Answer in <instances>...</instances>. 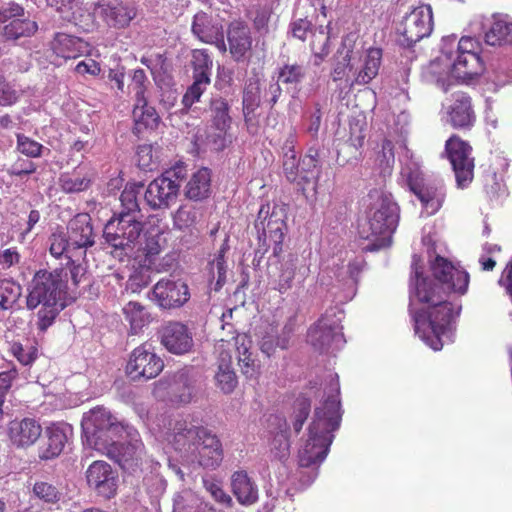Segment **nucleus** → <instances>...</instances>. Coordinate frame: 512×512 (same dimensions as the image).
I'll list each match as a JSON object with an SVG mask.
<instances>
[{
	"label": "nucleus",
	"instance_id": "obj_5",
	"mask_svg": "<svg viewBox=\"0 0 512 512\" xmlns=\"http://www.w3.org/2000/svg\"><path fill=\"white\" fill-rule=\"evenodd\" d=\"M399 220V207L389 196L382 194L368 215L367 227L362 228L363 239L371 240L370 251L379 250L391 245L392 235Z\"/></svg>",
	"mask_w": 512,
	"mask_h": 512
},
{
	"label": "nucleus",
	"instance_id": "obj_17",
	"mask_svg": "<svg viewBox=\"0 0 512 512\" xmlns=\"http://www.w3.org/2000/svg\"><path fill=\"white\" fill-rule=\"evenodd\" d=\"M82 428L90 445L100 449L98 440L108 437V434L118 429V425L114 422L109 411L96 407L85 414L82 420Z\"/></svg>",
	"mask_w": 512,
	"mask_h": 512
},
{
	"label": "nucleus",
	"instance_id": "obj_27",
	"mask_svg": "<svg viewBox=\"0 0 512 512\" xmlns=\"http://www.w3.org/2000/svg\"><path fill=\"white\" fill-rule=\"evenodd\" d=\"M68 237L73 249L88 248L94 245V233L88 214H77L67 227Z\"/></svg>",
	"mask_w": 512,
	"mask_h": 512
},
{
	"label": "nucleus",
	"instance_id": "obj_32",
	"mask_svg": "<svg viewBox=\"0 0 512 512\" xmlns=\"http://www.w3.org/2000/svg\"><path fill=\"white\" fill-rule=\"evenodd\" d=\"M232 492L242 504H253L258 499V489L251 481L247 472L239 470L231 478Z\"/></svg>",
	"mask_w": 512,
	"mask_h": 512
},
{
	"label": "nucleus",
	"instance_id": "obj_43",
	"mask_svg": "<svg viewBox=\"0 0 512 512\" xmlns=\"http://www.w3.org/2000/svg\"><path fill=\"white\" fill-rule=\"evenodd\" d=\"M306 77V69L303 65L294 63H285L279 67L277 80L286 86L297 87Z\"/></svg>",
	"mask_w": 512,
	"mask_h": 512
},
{
	"label": "nucleus",
	"instance_id": "obj_60",
	"mask_svg": "<svg viewBox=\"0 0 512 512\" xmlns=\"http://www.w3.org/2000/svg\"><path fill=\"white\" fill-rule=\"evenodd\" d=\"M43 146L39 142L23 135H17V150L28 157H39L41 156Z\"/></svg>",
	"mask_w": 512,
	"mask_h": 512
},
{
	"label": "nucleus",
	"instance_id": "obj_4",
	"mask_svg": "<svg viewBox=\"0 0 512 512\" xmlns=\"http://www.w3.org/2000/svg\"><path fill=\"white\" fill-rule=\"evenodd\" d=\"M340 422V402L335 398H328L316 409L315 418L309 426V437L299 451L301 467H310L326 458L334 438L333 432L339 428Z\"/></svg>",
	"mask_w": 512,
	"mask_h": 512
},
{
	"label": "nucleus",
	"instance_id": "obj_34",
	"mask_svg": "<svg viewBox=\"0 0 512 512\" xmlns=\"http://www.w3.org/2000/svg\"><path fill=\"white\" fill-rule=\"evenodd\" d=\"M381 60L382 50L380 48L368 49L363 66L357 73L355 79L350 83V87L369 84L378 75Z\"/></svg>",
	"mask_w": 512,
	"mask_h": 512
},
{
	"label": "nucleus",
	"instance_id": "obj_30",
	"mask_svg": "<svg viewBox=\"0 0 512 512\" xmlns=\"http://www.w3.org/2000/svg\"><path fill=\"white\" fill-rule=\"evenodd\" d=\"M218 389L224 394H231L238 385V378L232 366V356L227 351H220L217 370L214 376Z\"/></svg>",
	"mask_w": 512,
	"mask_h": 512
},
{
	"label": "nucleus",
	"instance_id": "obj_6",
	"mask_svg": "<svg viewBox=\"0 0 512 512\" xmlns=\"http://www.w3.org/2000/svg\"><path fill=\"white\" fill-rule=\"evenodd\" d=\"M286 210L282 205L266 203L261 205L255 228L258 232L259 247L266 253L272 250L274 256H279L283 251V240L286 224Z\"/></svg>",
	"mask_w": 512,
	"mask_h": 512
},
{
	"label": "nucleus",
	"instance_id": "obj_14",
	"mask_svg": "<svg viewBox=\"0 0 512 512\" xmlns=\"http://www.w3.org/2000/svg\"><path fill=\"white\" fill-rule=\"evenodd\" d=\"M430 269L436 280L455 294L465 295L470 283L469 273L460 266H455L448 259L437 255L430 264Z\"/></svg>",
	"mask_w": 512,
	"mask_h": 512
},
{
	"label": "nucleus",
	"instance_id": "obj_29",
	"mask_svg": "<svg viewBox=\"0 0 512 512\" xmlns=\"http://www.w3.org/2000/svg\"><path fill=\"white\" fill-rule=\"evenodd\" d=\"M71 432L72 427L66 423L52 424L47 427L45 431L47 441L40 457L42 459H52L59 456L68 441V434Z\"/></svg>",
	"mask_w": 512,
	"mask_h": 512
},
{
	"label": "nucleus",
	"instance_id": "obj_36",
	"mask_svg": "<svg viewBox=\"0 0 512 512\" xmlns=\"http://www.w3.org/2000/svg\"><path fill=\"white\" fill-rule=\"evenodd\" d=\"M212 125L218 131L216 136L221 140L220 146H224V137L229 130L232 118L229 115L230 106L224 98H216L211 101Z\"/></svg>",
	"mask_w": 512,
	"mask_h": 512
},
{
	"label": "nucleus",
	"instance_id": "obj_9",
	"mask_svg": "<svg viewBox=\"0 0 512 512\" xmlns=\"http://www.w3.org/2000/svg\"><path fill=\"white\" fill-rule=\"evenodd\" d=\"M337 307L328 308L307 331V342L317 351H327L335 339L341 336V315Z\"/></svg>",
	"mask_w": 512,
	"mask_h": 512
},
{
	"label": "nucleus",
	"instance_id": "obj_18",
	"mask_svg": "<svg viewBox=\"0 0 512 512\" xmlns=\"http://www.w3.org/2000/svg\"><path fill=\"white\" fill-rule=\"evenodd\" d=\"M180 185L167 176H159L151 181L145 191L144 199L153 210L167 209L179 194Z\"/></svg>",
	"mask_w": 512,
	"mask_h": 512
},
{
	"label": "nucleus",
	"instance_id": "obj_3",
	"mask_svg": "<svg viewBox=\"0 0 512 512\" xmlns=\"http://www.w3.org/2000/svg\"><path fill=\"white\" fill-rule=\"evenodd\" d=\"M167 439L176 451L190 456L204 469L215 470L223 461L222 443L207 427L176 421Z\"/></svg>",
	"mask_w": 512,
	"mask_h": 512
},
{
	"label": "nucleus",
	"instance_id": "obj_38",
	"mask_svg": "<svg viewBox=\"0 0 512 512\" xmlns=\"http://www.w3.org/2000/svg\"><path fill=\"white\" fill-rule=\"evenodd\" d=\"M331 22L320 25L311 34L310 48L314 56V65L319 66L330 53Z\"/></svg>",
	"mask_w": 512,
	"mask_h": 512
},
{
	"label": "nucleus",
	"instance_id": "obj_16",
	"mask_svg": "<svg viewBox=\"0 0 512 512\" xmlns=\"http://www.w3.org/2000/svg\"><path fill=\"white\" fill-rule=\"evenodd\" d=\"M227 50L231 58L237 62L249 60L253 52V37L248 24L241 20L232 21L226 32Z\"/></svg>",
	"mask_w": 512,
	"mask_h": 512
},
{
	"label": "nucleus",
	"instance_id": "obj_55",
	"mask_svg": "<svg viewBox=\"0 0 512 512\" xmlns=\"http://www.w3.org/2000/svg\"><path fill=\"white\" fill-rule=\"evenodd\" d=\"M49 242L50 253L55 258L63 256L66 252L69 251L70 248H72L68 235H66V233L61 230L53 232L49 238Z\"/></svg>",
	"mask_w": 512,
	"mask_h": 512
},
{
	"label": "nucleus",
	"instance_id": "obj_22",
	"mask_svg": "<svg viewBox=\"0 0 512 512\" xmlns=\"http://www.w3.org/2000/svg\"><path fill=\"white\" fill-rule=\"evenodd\" d=\"M192 386L185 372H177L155 384V393L166 392L169 400L176 404H188L192 399Z\"/></svg>",
	"mask_w": 512,
	"mask_h": 512
},
{
	"label": "nucleus",
	"instance_id": "obj_23",
	"mask_svg": "<svg viewBox=\"0 0 512 512\" xmlns=\"http://www.w3.org/2000/svg\"><path fill=\"white\" fill-rule=\"evenodd\" d=\"M410 191L419 199L427 215H434L443 205L445 191L442 186L423 184L412 177L408 178Z\"/></svg>",
	"mask_w": 512,
	"mask_h": 512
},
{
	"label": "nucleus",
	"instance_id": "obj_10",
	"mask_svg": "<svg viewBox=\"0 0 512 512\" xmlns=\"http://www.w3.org/2000/svg\"><path fill=\"white\" fill-rule=\"evenodd\" d=\"M163 369V359L150 344L143 343L132 350L126 365V374L134 381H148L156 378Z\"/></svg>",
	"mask_w": 512,
	"mask_h": 512
},
{
	"label": "nucleus",
	"instance_id": "obj_28",
	"mask_svg": "<svg viewBox=\"0 0 512 512\" xmlns=\"http://www.w3.org/2000/svg\"><path fill=\"white\" fill-rule=\"evenodd\" d=\"M451 74L461 80H470L484 71V64L479 54L450 55Z\"/></svg>",
	"mask_w": 512,
	"mask_h": 512
},
{
	"label": "nucleus",
	"instance_id": "obj_8",
	"mask_svg": "<svg viewBox=\"0 0 512 512\" xmlns=\"http://www.w3.org/2000/svg\"><path fill=\"white\" fill-rule=\"evenodd\" d=\"M473 148L460 136L453 134L445 142V154L451 163L457 186L467 188L474 179L475 158Z\"/></svg>",
	"mask_w": 512,
	"mask_h": 512
},
{
	"label": "nucleus",
	"instance_id": "obj_50",
	"mask_svg": "<svg viewBox=\"0 0 512 512\" xmlns=\"http://www.w3.org/2000/svg\"><path fill=\"white\" fill-rule=\"evenodd\" d=\"M197 210L193 205L182 204L173 214V222L176 228L186 229L193 226L197 221Z\"/></svg>",
	"mask_w": 512,
	"mask_h": 512
},
{
	"label": "nucleus",
	"instance_id": "obj_56",
	"mask_svg": "<svg viewBox=\"0 0 512 512\" xmlns=\"http://www.w3.org/2000/svg\"><path fill=\"white\" fill-rule=\"evenodd\" d=\"M203 486L210 493L212 498L225 507L232 505V498L222 488L219 481L213 477L203 478Z\"/></svg>",
	"mask_w": 512,
	"mask_h": 512
},
{
	"label": "nucleus",
	"instance_id": "obj_58",
	"mask_svg": "<svg viewBox=\"0 0 512 512\" xmlns=\"http://www.w3.org/2000/svg\"><path fill=\"white\" fill-rule=\"evenodd\" d=\"M34 494L47 503H56L60 500L61 493L57 487L45 481H38L33 486Z\"/></svg>",
	"mask_w": 512,
	"mask_h": 512
},
{
	"label": "nucleus",
	"instance_id": "obj_40",
	"mask_svg": "<svg viewBox=\"0 0 512 512\" xmlns=\"http://www.w3.org/2000/svg\"><path fill=\"white\" fill-rule=\"evenodd\" d=\"M47 8L67 22H76L83 11L84 0H45Z\"/></svg>",
	"mask_w": 512,
	"mask_h": 512
},
{
	"label": "nucleus",
	"instance_id": "obj_42",
	"mask_svg": "<svg viewBox=\"0 0 512 512\" xmlns=\"http://www.w3.org/2000/svg\"><path fill=\"white\" fill-rule=\"evenodd\" d=\"M485 42L490 46L512 45V23L495 20L485 33Z\"/></svg>",
	"mask_w": 512,
	"mask_h": 512
},
{
	"label": "nucleus",
	"instance_id": "obj_37",
	"mask_svg": "<svg viewBox=\"0 0 512 512\" xmlns=\"http://www.w3.org/2000/svg\"><path fill=\"white\" fill-rule=\"evenodd\" d=\"M125 321L129 324L130 334H139L150 323V313L137 301H129L122 309Z\"/></svg>",
	"mask_w": 512,
	"mask_h": 512
},
{
	"label": "nucleus",
	"instance_id": "obj_35",
	"mask_svg": "<svg viewBox=\"0 0 512 512\" xmlns=\"http://www.w3.org/2000/svg\"><path fill=\"white\" fill-rule=\"evenodd\" d=\"M165 238L162 233L156 234H145L144 243L139 248V252L144 257L142 260V265L147 267L150 270H156L157 272L162 271L155 266L156 260L158 256L161 254L164 249Z\"/></svg>",
	"mask_w": 512,
	"mask_h": 512
},
{
	"label": "nucleus",
	"instance_id": "obj_57",
	"mask_svg": "<svg viewBox=\"0 0 512 512\" xmlns=\"http://www.w3.org/2000/svg\"><path fill=\"white\" fill-rule=\"evenodd\" d=\"M137 165L141 170L152 171L157 168V161L153 155L151 144L139 145L136 151Z\"/></svg>",
	"mask_w": 512,
	"mask_h": 512
},
{
	"label": "nucleus",
	"instance_id": "obj_49",
	"mask_svg": "<svg viewBox=\"0 0 512 512\" xmlns=\"http://www.w3.org/2000/svg\"><path fill=\"white\" fill-rule=\"evenodd\" d=\"M352 49L343 42L335 55L334 67L331 71V78L334 82L344 79L347 69L351 67Z\"/></svg>",
	"mask_w": 512,
	"mask_h": 512
},
{
	"label": "nucleus",
	"instance_id": "obj_41",
	"mask_svg": "<svg viewBox=\"0 0 512 512\" xmlns=\"http://www.w3.org/2000/svg\"><path fill=\"white\" fill-rule=\"evenodd\" d=\"M136 16L134 8L122 3H111L105 9L106 21L115 28H124Z\"/></svg>",
	"mask_w": 512,
	"mask_h": 512
},
{
	"label": "nucleus",
	"instance_id": "obj_7",
	"mask_svg": "<svg viewBox=\"0 0 512 512\" xmlns=\"http://www.w3.org/2000/svg\"><path fill=\"white\" fill-rule=\"evenodd\" d=\"M143 231L140 219L131 215H116L105 224L103 236L105 241L115 250L131 252Z\"/></svg>",
	"mask_w": 512,
	"mask_h": 512
},
{
	"label": "nucleus",
	"instance_id": "obj_26",
	"mask_svg": "<svg viewBox=\"0 0 512 512\" xmlns=\"http://www.w3.org/2000/svg\"><path fill=\"white\" fill-rule=\"evenodd\" d=\"M133 133L140 137L147 131H154L158 128L161 118L153 106L148 105L146 97L139 96L135 99L132 111Z\"/></svg>",
	"mask_w": 512,
	"mask_h": 512
},
{
	"label": "nucleus",
	"instance_id": "obj_13",
	"mask_svg": "<svg viewBox=\"0 0 512 512\" xmlns=\"http://www.w3.org/2000/svg\"><path fill=\"white\" fill-rule=\"evenodd\" d=\"M433 29V15L430 5L414 8L402 20L399 32V42L405 47H411L424 37L430 35Z\"/></svg>",
	"mask_w": 512,
	"mask_h": 512
},
{
	"label": "nucleus",
	"instance_id": "obj_11",
	"mask_svg": "<svg viewBox=\"0 0 512 512\" xmlns=\"http://www.w3.org/2000/svg\"><path fill=\"white\" fill-rule=\"evenodd\" d=\"M151 293L152 300L162 310L180 309L191 298L187 282L171 276L159 279L152 287Z\"/></svg>",
	"mask_w": 512,
	"mask_h": 512
},
{
	"label": "nucleus",
	"instance_id": "obj_52",
	"mask_svg": "<svg viewBox=\"0 0 512 512\" xmlns=\"http://www.w3.org/2000/svg\"><path fill=\"white\" fill-rule=\"evenodd\" d=\"M193 76L202 73L207 77L211 75L213 66L212 58L206 49H194L192 51Z\"/></svg>",
	"mask_w": 512,
	"mask_h": 512
},
{
	"label": "nucleus",
	"instance_id": "obj_48",
	"mask_svg": "<svg viewBox=\"0 0 512 512\" xmlns=\"http://www.w3.org/2000/svg\"><path fill=\"white\" fill-rule=\"evenodd\" d=\"M91 184L90 178L81 176L77 172L64 173L59 177V185L65 193H78L85 191Z\"/></svg>",
	"mask_w": 512,
	"mask_h": 512
},
{
	"label": "nucleus",
	"instance_id": "obj_45",
	"mask_svg": "<svg viewBox=\"0 0 512 512\" xmlns=\"http://www.w3.org/2000/svg\"><path fill=\"white\" fill-rule=\"evenodd\" d=\"M225 254L226 253H221L219 250L215 259L208 264L210 284L212 285L213 281L216 279L214 286L212 287L216 292L219 291L226 282L227 266Z\"/></svg>",
	"mask_w": 512,
	"mask_h": 512
},
{
	"label": "nucleus",
	"instance_id": "obj_64",
	"mask_svg": "<svg viewBox=\"0 0 512 512\" xmlns=\"http://www.w3.org/2000/svg\"><path fill=\"white\" fill-rule=\"evenodd\" d=\"M75 72L82 76H98L101 72V66L94 59L88 58L77 63L75 66Z\"/></svg>",
	"mask_w": 512,
	"mask_h": 512
},
{
	"label": "nucleus",
	"instance_id": "obj_2",
	"mask_svg": "<svg viewBox=\"0 0 512 512\" xmlns=\"http://www.w3.org/2000/svg\"><path fill=\"white\" fill-rule=\"evenodd\" d=\"M68 272L64 268L37 271L28 286L26 306L39 308L37 328L46 331L66 307Z\"/></svg>",
	"mask_w": 512,
	"mask_h": 512
},
{
	"label": "nucleus",
	"instance_id": "obj_51",
	"mask_svg": "<svg viewBox=\"0 0 512 512\" xmlns=\"http://www.w3.org/2000/svg\"><path fill=\"white\" fill-rule=\"evenodd\" d=\"M120 202L121 210L117 215H131L134 218H141L137 193L134 189L126 187L120 195Z\"/></svg>",
	"mask_w": 512,
	"mask_h": 512
},
{
	"label": "nucleus",
	"instance_id": "obj_39",
	"mask_svg": "<svg viewBox=\"0 0 512 512\" xmlns=\"http://www.w3.org/2000/svg\"><path fill=\"white\" fill-rule=\"evenodd\" d=\"M297 266L298 257L288 255L287 259L280 263L278 275L272 280V288L280 294L288 292L293 287Z\"/></svg>",
	"mask_w": 512,
	"mask_h": 512
},
{
	"label": "nucleus",
	"instance_id": "obj_53",
	"mask_svg": "<svg viewBox=\"0 0 512 512\" xmlns=\"http://www.w3.org/2000/svg\"><path fill=\"white\" fill-rule=\"evenodd\" d=\"M242 106L243 111H247V114L255 112L260 106V87L257 80L253 82L250 81L245 86L243 90Z\"/></svg>",
	"mask_w": 512,
	"mask_h": 512
},
{
	"label": "nucleus",
	"instance_id": "obj_19",
	"mask_svg": "<svg viewBox=\"0 0 512 512\" xmlns=\"http://www.w3.org/2000/svg\"><path fill=\"white\" fill-rule=\"evenodd\" d=\"M161 343L169 352L177 355L190 352L194 345L189 328L180 322H169L162 328Z\"/></svg>",
	"mask_w": 512,
	"mask_h": 512
},
{
	"label": "nucleus",
	"instance_id": "obj_24",
	"mask_svg": "<svg viewBox=\"0 0 512 512\" xmlns=\"http://www.w3.org/2000/svg\"><path fill=\"white\" fill-rule=\"evenodd\" d=\"M41 434L42 427L35 419L23 418L9 423L8 435L11 443L17 448L32 446Z\"/></svg>",
	"mask_w": 512,
	"mask_h": 512
},
{
	"label": "nucleus",
	"instance_id": "obj_62",
	"mask_svg": "<svg viewBox=\"0 0 512 512\" xmlns=\"http://www.w3.org/2000/svg\"><path fill=\"white\" fill-rule=\"evenodd\" d=\"M292 36L301 41H305L307 36L312 34V23L306 18H299L290 24Z\"/></svg>",
	"mask_w": 512,
	"mask_h": 512
},
{
	"label": "nucleus",
	"instance_id": "obj_47",
	"mask_svg": "<svg viewBox=\"0 0 512 512\" xmlns=\"http://www.w3.org/2000/svg\"><path fill=\"white\" fill-rule=\"evenodd\" d=\"M210 84V77L200 73L193 76V83L187 88L182 98V104L186 108H190L194 103L200 100L201 95Z\"/></svg>",
	"mask_w": 512,
	"mask_h": 512
},
{
	"label": "nucleus",
	"instance_id": "obj_1",
	"mask_svg": "<svg viewBox=\"0 0 512 512\" xmlns=\"http://www.w3.org/2000/svg\"><path fill=\"white\" fill-rule=\"evenodd\" d=\"M414 282L410 291L411 301L426 305L410 314L414 331L429 347L438 351L443 347V336L450 328L454 317V306L444 299L442 288L433 279L422 275L421 267L413 265Z\"/></svg>",
	"mask_w": 512,
	"mask_h": 512
},
{
	"label": "nucleus",
	"instance_id": "obj_44",
	"mask_svg": "<svg viewBox=\"0 0 512 512\" xmlns=\"http://www.w3.org/2000/svg\"><path fill=\"white\" fill-rule=\"evenodd\" d=\"M395 163L394 143L390 139H384L380 150L376 152L375 165L383 176L392 173Z\"/></svg>",
	"mask_w": 512,
	"mask_h": 512
},
{
	"label": "nucleus",
	"instance_id": "obj_59",
	"mask_svg": "<svg viewBox=\"0 0 512 512\" xmlns=\"http://www.w3.org/2000/svg\"><path fill=\"white\" fill-rule=\"evenodd\" d=\"M9 351L22 365L31 364L37 356L36 348L32 346L24 347L19 342H12Z\"/></svg>",
	"mask_w": 512,
	"mask_h": 512
},
{
	"label": "nucleus",
	"instance_id": "obj_46",
	"mask_svg": "<svg viewBox=\"0 0 512 512\" xmlns=\"http://www.w3.org/2000/svg\"><path fill=\"white\" fill-rule=\"evenodd\" d=\"M22 294L21 286L13 280H0V308L8 310L19 300Z\"/></svg>",
	"mask_w": 512,
	"mask_h": 512
},
{
	"label": "nucleus",
	"instance_id": "obj_54",
	"mask_svg": "<svg viewBox=\"0 0 512 512\" xmlns=\"http://www.w3.org/2000/svg\"><path fill=\"white\" fill-rule=\"evenodd\" d=\"M294 412H293V429L296 433H299L307 420L310 409L311 402L306 397H298L294 402Z\"/></svg>",
	"mask_w": 512,
	"mask_h": 512
},
{
	"label": "nucleus",
	"instance_id": "obj_20",
	"mask_svg": "<svg viewBox=\"0 0 512 512\" xmlns=\"http://www.w3.org/2000/svg\"><path fill=\"white\" fill-rule=\"evenodd\" d=\"M449 124L458 130H470L476 122V114L472 106V100L464 92L453 95V101L447 110Z\"/></svg>",
	"mask_w": 512,
	"mask_h": 512
},
{
	"label": "nucleus",
	"instance_id": "obj_63",
	"mask_svg": "<svg viewBox=\"0 0 512 512\" xmlns=\"http://www.w3.org/2000/svg\"><path fill=\"white\" fill-rule=\"evenodd\" d=\"M21 255L16 247L6 248L0 251V269L8 270L20 262Z\"/></svg>",
	"mask_w": 512,
	"mask_h": 512
},
{
	"label": "nucleus",
	"instance_id": "obj_33",
	"mask_svg": "<svg viewBox=\"0 0 512 512\" xmlns=\"http://www.w3.org/2000/svg\"><path fill=\"white\" fill-rule=\"evenodd\" d=\"M211 192V174L209 169L201 168L195 172L185 187L186 198L201 201L209 197Z\"/></svg>",
	"mask_w": 512,
	"mask_h": 512
},
{
	"label": "nucleus",
	"instance_id": "obj_31",
	"mask_svg": "<svg viewBox=\"0 0 512 512\" xmlns=\"http://www.w3.org/2000/svg\"><path fill=\"white\" fill-rule=\"evenodd\" d=\"M235 346L240 372L246 379H256L260 374V366L250 351L251 340L238 335L235 338Z\"/></svg>",
	"mask_w": 512,
	"mask_h": 512
},
{
	"label": "nucleus",
	"instance_id": "obj_25",
	"mask_svg": "<svg viewBox=\"0 0 512 512\" xmlns=\"http://www.w3.org/2000/svg\"><path fill=\"white\" fill-rule=\"evenodd\" d=\"M53 53L65 60L76 59L89 53V44L83 39L58 32L50 42Z\"/></svg>",
	"mask_w": 512,
	"mask_h": 512
},
{
	"label": "nucleus",
	"instance_id": "obj_12",
	"mask_svg": "<svg viewBox=\"0 0 512 512\" xmlns=\"http://www.w3.org/2000/svg\"><path fill=\"white\" fill-rule=\"evenodd\" d=\"M1 25H4L2 35L7 40L31 37L38 31L37 22L30 19L25 9L15 2L0 8Z\"/></svg>",
	"mask_w": 512,
	"mask_h": 512
},
{
	"label": "nucleus",
	"instance_id": "obj_21",
	"mask_svg": "<svg viewBox=\"0 0 512 512\" xmlns=\"http://www.w3.org/2000/svg\"><path fill=\"white\" fill-rule=\"evenodd\" d=\"M192 32L201 42L215 44L223 53L227 51L222 26L215 23L211 15L203 11L196 13L192 22Z\"/></svg>",
	"mask_w": 512,
	"mask_h": 512
},
{
	"label": "nucleus",
	"instance_id": "obj_61",
	"mask_svg": "<svg viewBox=\"0 0 512 512\" xmlns=\"http://www.w3.org/2000/svg\"><path fill=\"white\" fill-rule=\"evenodd\" d=\"M365 140V123H361L359 120L349 122V138L347 142L350 146L356 150L360 149L364 145Z\"/></svg>",
	"mask_w": 512,
	"mask_h": 512
},
{
	"label": "nucleus",
	"instance_id": "obj_15",
	"mask_svg": "<svg viewBox=\"0 0 512 512\" xmlns=\"http://www.w3.org/2000/svg\"><path fill=\"white\" fill-rule=\"evenodd\" d=\"M88 487L104 499H111L117 494L119 475L112 466L102 460L91 463L86 472Z\"/></svg>",
	"mask_w": 512,
	"mask_h": 512
}]
</instances>
